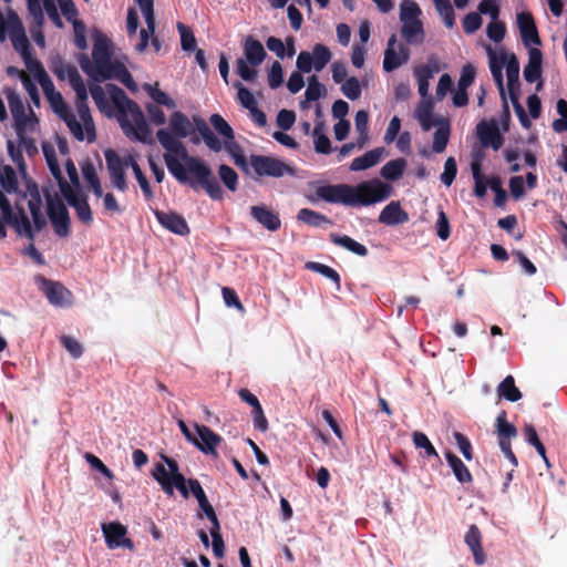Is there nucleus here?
<instances>
[{"label": "nucleus", "instance_id": "nucleus-1", "mask_svg": "<svg viewBox=\"0 0 567 567\" xmlns=\"http://www.w3.org/2000/svg\"><path fill=\"white\" fill-rule=\"evenodd\" d=\"M172 132L161 128L156 133L159 144L166 150L164 162L168 172L181 184L192 188L203 187L214 200L223 198V189L210 167L202 159L190 156L178 138H185L192 131V123L181 111H175L169 118Z\"/></svg>", "mask_w": 567, "mask_h": 567}, {"label": "nucleus", "instance_id": "nucleus-2", "mask_svg": "<svg viewBox=\"0 0 567 567\" xmlns=\"http://www.w3.org/2000/svg\"><path fill=\"white\" fill-rule=\"evenodd\" d=\"M393 192L390 184L378 178L362 182L357 186L349 184L321 185L316 188L318 198L330 204L358 207L369 206L388 199Z\"/></svg>", "mask_w": 567, "mask_h": 567}, {"label": "nucleus", "instance_id": "nucleus-3", "mask_svg": "<svg viewBox=\"0 0 567 567\" xmlns=\"http://www.w3.org/2000/svg\"><path fill=\"white\" fill-rule=\"evenodd\" d=\"M92 56L94 64L91 65L89 61L81 64L84 72L96 81H105L113 79L114 75L120 73L125 74L131 80V74L127 69L120 62L112 61V52L110 49V41L102 34H99L94 41Z\"/></svg>", "mask_w": 567, "mask_h": 567}, {"label": "nucleus", "instance_id": "nucleus-4", "mask_svg": "<svg viewBox=\"0 0 567 567\" xmlns=\"http://www.w3.org/2000/svg\"><path fill=\"white\" fill-rule=\"evenodd\" d=\"M248 165L249 171L251 169L254 172V178L256 179L261 177L280 178L285 175L295 174L293 168L284 161L266 155L251 154Z\"/></svg>", "mask_w": 567, "mask_h": 567}, {"label": "nucleus", "instance_id": "nucleus-5", "mask_svg": "<svg viewBox=\"0 0 567 567\" xmlns=\"http://www.w3.org/2000/svg\"><path fill=\"white\" fill-rule=\"evenodd\" d=\"M47 213L56 236L65 238L71 234V217L65 204L56 195L45 193Z\"/></svg>", "mask_w": 567, "mask_h": 567}, {"label": "nucleus", "instance_id": "nucleus-6", "mask_svg": "<svg viewBox=\"0 0 567 567\" xmlns=\"http://www.w3.org/2000/svg\"><path fill=\"white\" fill-rule=\"evenodd\" d=\"M7 97L10 112L14 121V130L20 140L24 138L28 123L38 122L33 111L29 107V114L25 113V105L21 96L11 87L3 90Z\"/></svg>", "mask_w": 567, "mask_h": 567}, {"label": "nucleus", "instance_id": "nucleus-7", "mask_svg": "<svg viewBox=\"0 0 567 567\" xmlns=\"http://www.w3.org/2000/svg\"><path fill=\"white\" fill-rule=\"evenodd\" d=\"M35 281L51 305L63 308L72 303V292L61 282L47 279L41 275L35 277Z\"/></svg>", "mask_w": 567, "mask_h": 567}, {"label": "nucleus", "instance_id": "nucleus-8", "mask_svg": "<svg viewBox=\"0 0 567 567\" xmlns=\"http://www.w3.org/2000/svg\"><path fill=\"white\" fill-rule=\"evenodd\" d=\"M102 532L105 544L110 549L126 548L131 551L135 549L134 543L126 537L127 528L120 522H111L102 524Z\"/></svg>", "mask_w": 567, "mask_h": 567}, {"label": "nucleus", "instance_id": "nucleus-9", "mask_svg": "<svg viewBox=\"0 0 567 567\" xmlns=\"http://www.w3.org/2000/svg\"><path fill=\"white\" fill-rule=\"evenodd\" d=\"M396 35L392 34L388 40V45L384 51L383 69L386 72H392L405 64L410 60L411 51L405 44H399L396 50Z\"/></svg>", "mask_w": 567, "mask_h": 567}, {"label": "nucleus", "instance_id": "nucleus-10", "mask_svg": "<svg viewBox=\"0 0 567 567\" xmlns=\"http://www.w3.org/2000/svg\"><path fill=\"white\" fill-rule=\"evenodd\" d=\"M116 90L117 94L121 95V97L124 100L125 109L132 117L134 124V135L136 140L141 142H146V138L150 134V128L143 112L141 111L136 102H134L125 95V92L122 89Z\"/></svg>", "mask_w": 567, "mask_h": 567}, {"label": "nucleus", "instance_id": "nucleus-11", "mask_svg": "<svg viewBox=\"0 0 567 567\" xmlns=\"http://www.w3.org/2000/svg\"><path fill=\"white\" fill-rule=\"evenodd\" d=\"M104 157L110 173L112 185L117 190L125 192L127 189V182L122 158L112 148H109L104 152Z\"/></svg>", "mask_w": 567, "mask_h": 567}, {"label": "nucleus", "instance_id": "nucleus-12", "mask_svg": "<svg viewBox=\"0 0 567 567\" xmlns=\"http://www.w3.org/2000/svg\"><path fill=\"white\" fill-rule=\"evenodd\" d=\"M9 37L14 50L20 52L22 58H27L31 53L24 27L16 13L9 16Z\"/></svg>", "mask_w": 567, "mask_h": 567}, {"label": "nucleus", "instance_id": "nucleus-13", "mask_svg": "<svg viewBox=\"0 0 567 567\" xmlns=\"http://www.w3.org/2000/svg\"><path fill=\"white\" fill-rule=\"evenodd\" d=\"M489 54V70L495 81L497 89L499 90V95L503 101L504 112L507 116H509V107L506 100V93L504 90V79H503V68L506 64L507 53H502L498 58L492 49H488Z\"/></svg>", "mask_w": 567, "mask_h": 567}, {"label": "nucleus", "instance_id": "nucleus-14", "mask_svg": "<svg viewBox=\"0 0 567 567\" xmlns=\"http://www.w3.org/2000/svg\"><path fill=\"white\" fill-rule=\"evenodd\" d=\"M476 134L484 147L491 146L494 151H498L504 143V137L494 121H481L476 125Z\"/></svg>", "mask_w": 567, "mask_h": 567}, {"label": "nucleus", "instance_id": "nucleus-15", "mask_svg": "<svg viewBox=\"0 0 567 567\" xmlns=\"http://www.w3.org/2000/svg\"><path fill=\"white\" fill-rule=\"evenodd\" d=\"M157 221L169 231L185 236L189 234V227L186 219L176 212L154 210Z\"/></svg>", "mask_w": 567, "mask_h": 567}, {"label": "nucleus", "instance_id": "nucleus-16", "mask_svg": "<svg viewBox=\"0 0 567 567\" xmlns=\"http://www.w3.org/2000/svg\"><path fill=\"white\" fill-rule=\"evenodd\" d=\"M197 432V444H194L198 450L205 454L216 456V449L221 442V436L210 430L208 426L203 424H195Z\"/></svg>", "mask_w": 567, "mask_h": 567}, {"label": "nucleus", "instance_id": "nucleus-17", "mask_svg": "<svg viewBox=\"0 0 567 567\" xmlns=\"http://www.w3.org/2000/svg\"><path fill=\"white\" fill-rule=\"evenodd\" d=\"M517 25L522 40L526 45H539L542 43L534 17L530 12L523 11L517 13Z\"/></svg>", "mask_w": 567, "mask_h": 567}, {"label": "nucleus", "instance_id": "nucleus-18", "mask_svg": "<svg viewBox=\"0 0 567 567\" xmlns=\"http://www.w3.org/2000/svg\"><path fill=\"white\" fill-rule=\"evenodd\" d=\"M251 217L269 231H277L281 227L279 214L266 205H254L250 207Z\"/></svg>", "mask_w": 567, "mask_h": 567}, {"label": "nucleus", "instance_id": "nucleus-19", "mask_svg": "<svg viewBox=\"0 0 567 567\" xmlns=\"http://www.w3.org/2000/svg\"><path fill=\"white\" fill-rule=\"evenodd\" d=\"M379 223L395 226L409 220V214L401 207L399 202L388 204L379 215Z\"/></svg>", "mask_w": 567, "mask_h": 567}, {"label": "nucleus", "instance_id": "nucleus-20", "mask_svg": "<svg viewBox=\"0 0 567 567\" xmlns=\"http://www.w3.org/2000/svg\"><path fill=\"white\" fill-rule=\"evenodd\" d=\"M401 37L406 44L421 45L425 40V31L421 20L401 22Z\"/></svg>", "mask_w": 567, "mask_h": 567}, {"label": "nucleus", "instance_id": "nucleus-21", "mask_svg": "<svg viewBox=\"0 0 567 567\" xmlns=\"http://www.w3.org/2000/svg\"><path fill=\"white\" fill-rule=\"evenodd\" d=\"M543 72V53L537 48L528 51V63L524 68V78L528 83L540 80Z\"/></svg>", "mask_w": 567, "mask_h": 567}, {"label": "nucleus", "instance_id": "nucleus-22", "mask_svg": "<svg viewBox=\"0 0 567 567\" xmlns=\"http://www.w3.org/2000/svg\"><path fill=\"white\" fill-rule=\"evenodd\" d=\"M244 55L245 60L255 68L262 63L266 58V51L259 40L248 35L244 41Z\"/></svg>", "mask_w": 567, "mask_h": 567}, {"label": "nucleus", "instance_id": "nucleus-23", "mask_svg": "<svg viewBox=\"0 0 567 567\" xmlns=\"http://www.w3.org/2000/svg\"><path fill=\"white\" fill-rule=\"evenodd\" d=\"M495 427L499 446L511 443L512 439L516 437L518 434L515 425L507 421L506 411H501L497 414Z\"/></svg>", "mask_w": 567, "mask_h": 567}, {"label": "nucleus", "instance_id": "nucleus-24", "mask_svg": "<svg viewBox=\"0 0 567 567\" xmlns=\"http://www.w3.org/2000/svg\"><path fill=\"white\" fill-rule=\"evenodd\" d=\"M481 540L482 535L480 528L475 524H472L465 535V543L470 547L477 565H483L485 563V554Z\"/></svg>", "mask_w": 567, "mask_h": 567}, {"label": "nucleus", "instance_id": "nucleus-25", "mask_svg": "<svg viewBox=\"0 0 567 567\" xmlns=\"http://www.w3.org/2000/svg\"><path fill=\"white\" fill-rule=\"evenodd\" d=\"M437 71L436 65L431 66L430 64H422L414 69V75L417 79L419 94L423 100L431 99L429 96L430 80Z\"/></svg>", "mask_w": 567, "mask_h": 567}, {"label": "nucleus", "instance_id": "nucleus-26", "mask_svg": "<svg viewBox=\"0 0 567 567\" xmlns=\"http://www.w3.org/2000/svg\"><path fill=\"white\" fill-rule=\"evenodd\" d=\"M445 458L449 465L451 466L453 474L455 475V478L461 484L472 483L473 476L470 470L457 455H455L451 451H447L445 452Z\"/></svg>", "mask_w": 567, "mask_h": 567}, {"label": "nucleus", "instance_id": "nucleus-27", "mask_svg": "<svg viewBox=\"0 0 567 567\" xmlns=\"http://www.w3.org/2000/svg\"><path fill=\"white\" fill-rule=\"evenodd\" d=\"M383 152V147H377L364 153L362 156L355 157L350 165V169L352 172H359L377 165L380 162Z\"/></svg>", "mask_w": 567, "mask_h": 567}, {"label": "nucleus", "instance_id": "nucleus-28", "mask_svg": "<svg viewBox=\"0 0 567 567\" xmlns=\"http://www.w3.org/2000/svg\"><path fill=\"white\" fill-rule=\"evenodd\" d=\"M506 74H507V89L508 93L519 92V62L514 53H507L506 58Z\"/></svg>", "mask_w": 567, "mask_h": 567}, {"label": "nucleus", "instance_id": "nucleus-29", "mask_svg": "<svg viewBox=\"0 0 567 567\" xmlns=\"http://www.w3.org/2000/svg\"><path fill=\"white\" fill-rule=\"evenodd\" d=\"M423 131L427 132L434 125L433 122V101L432 99L422 100L414 112Z\"/></svg>", "mask_w": 567, "mask_h": 567}, {"label": "nucleus", "instance_id": "nucleus-30", "mask_svg": "<svg viewBox=\"0 0 567 567\" xmlns=\"http://www.w3.org/2000/svg\"><path fill=\"white\" fill-rule=\"evenodd\" d=\"M196 124V130L199 133L200 137L207 145V147L213 152H220L223 148V144L219 138L213 133L207 123L203 118H194Z\"/></svg>", "mask_w": 567, "mask_h": 567}, {"label": "nucleus", "instance_id": "nucleus-31", "mask_svg": "<svg viewBox=\"0 0 567 567\" xmlns=\"http://www.w3.org/2000/svg\"><path fill=\"white\" fill-rule=\"evenodd\" d=\"M497 394L501 399L509 402H517L522 399L520 390L515 385L513 375H507L497 386Z\"/></svg>", "mask_w": 567, "mask_h": 567}, {"label": "nucleus", "instance_id": "nucleus-32", "mask_svg": "<svg viewBox=\"0 0 567 567\" xmlns=\"http://www.w3.org/2000/svg\"><path fill=\"white\" fill-rule=\"evenodd\" d=\"M330 240L358 256L364 257L368 255V248L364 245L347 235L330 234Z\"/></svg>", "mask_w": 567, "mask_h": 567}, {"label": "nucleus", "instance_id": "nucleus-33", "mask_svg": "<svg viewBox=\"0 0 567 567\" xmlns=\"http://www.w3.org/2000/svg\"><path fill=\"white\" fill-rule=\"evenodd\" d=\"M224 146L227 153L233 157L235 164L246 174H249V159L246 158L241 146L235 141V138L225 140Z\"/></svg>", "mask_w": 567, "mask_h": 567}, {"label": "nucleus", "instance_id": "nucleus-34", "mask_svg": "<svg viewBox=\"0 0 567 567\" xmlns=\"http://www.w3.org/2000/svg\"><path fill=\"white\" fill-rule=\"evenodd\" d=\"M406 167L404 158H396L388 162L380 171L381 176L388 181H398L402 177Z\"/></svg>", "mask_w": 567, "mask_h": 567}, {"label": "nucleus", "instance_id": "nucleus-35", "mask_svg": "<svg viewBox=\"0 0 567 567\" xmlns=\"http://www.w3.org/2000/svg\"><path fill=\"white\" fill-rule=\"evenodd\" d=\"M297 218L312 227H322L324 225H330L331 220L323 214H320L316 210L309 208H302L298 212Z\"/></svg>", "mask_w": 567, "mask_h": 567}, {"label": "nucleus", "instance_id": "nucleus-36", "mask_svg": "<svg viewBox=\"0 0 567 567\" xmlns=\"http://www.w3.org/2000/svg\"><path fill=\"white\" fill-rule=\"evenodd\" d=\"M412 441L416 449L423 450V457H435L436 460L440 461V455L436 452L434 445L431 443L429 437L423 432L415 431L412 434Z\"/></svg>", "mask_w": 567, "mask_h": 567}, {"label": "nucleus", "instance_id": "nucleus-37", "mask_svg": "<svg viewBox=\"0 0 567 567\" xmlns=\"http://www.w3.org/2000/svg\"><path fill=\"white\" fill-rule=\"evenodd\" d=\"M323 130V123L318 122L315 125V128L312 131V135L315 136L313 145L315 151L318 154H330L332 152L331 141L330 138L322 133Z\"/></svg>", "mask_w": 567, "mask_h": 567}, {"label": "nucleus", "instance_id": "nucleus-38", "mask_svg": "<svg viewBox=\"0 0 567 567\" xmlns=\"http://www.w3.org/2000/svg\"><path fill=\"white\" fill-rule=\"evenodd\" d=\"M313 69L320 72L331 60L332 53L324 44L317 43L312 48Z\"/></svg>", "mask_w": 567, "mask_h": 567}, {"label": "nucleus", "instance_id": "nucleus-39", "mask_svg": "<svg viewBox=\"0 0 567 567\" xmlns=\"http://www.w3.org/2000/svg\"><path fill=\"white\" fill-rule=\"evenodd\" d=\"M70 206L74 208L76 217L82 224L90 226L93 223V213L89 205L86 195L75 203H71Z\"/></svg>", "mask_w": 567, "mask_h": 567}, {"label": "nucleus", "instance_id": "nucleus-40", "mask_svg": "<svg viewBox=\"0 0 567 567\" xmlns=\"http://www.w3.org/2000/svg\"><path fill=\"white\" fill-rule=\"evenodd\" d=\"M524 436L526 442L536 449L537 453L542 456L546 465L549 466V462L546 456V449L539 440L535 426L532 424H526L524 427Z\"/></svg>", "mask_w": 567, "mask_h": 567}, {"label": "nucleus", "instance_id": "nucleus-41", "mask_svg": "<svg viewBox=\"0 0 567 567\" xmlns=\"http://www.w3.org/2000/svg\"><path fill=\"white\" fill-rule=\"evenodd\" d=\"M188 486H189V489L192 492V494L194 495V497L197 499L198 502V505L200 507V509L204 512V514H206L208 511H213L214 507L212 506V504L209 503L200 483L198 482V480L196 478H189L188 480Z\"/></svg>", "mask_w": 567, "mask_h": 567}, {"label": "nucleus", "instance_id": "nucleus-42", "mask_svg": "<svg viewBox=\"0 0 567 567\" xmlns=\"http://www.w3.org/2000/svg\"><path fill=\"white\" fill-rule=\"evenodd\" d=\"M76 106H78L79 115L84 123L86 138L89 142H93L96 137V134H95V127H94V123H93V120L90 114L89 106H87L86 102H79V101L76 103Z\"/></svg>", "mask_w": 567, "mask_h": 567}, {"label": "nucleus", "instance_id": "nucleus-43", "mask_svg": "<svg viewBox=\"0 0 567 567\" xmlns=\"http://www.w3.org/2000/svg\"><path fill=\"white\" fill-rule=\"evenodd\" d=\"M2 219H0V239L7 237V229L4 224L12 226L17 234L22 236V231L19 229V216L13 212L12 207L1 210Z\"/></svg>", "mask_w": 567, "mask_h": 567}, {"label": "nucleus", "instance_id": "nucleus-44", "mask_svg": "<svg viewBox=\"0 0 567 567\" xmlns=\"http://www.w3.org/2000/svg\"><path fill=\"white\" fill-rule=\"evenodd\" d=\"M422 11L419 4L413 0H403L400 3V21H415L420 20Z\"/></svg>", "mask_w": 567, "mask_h": 567}, {"label": "nucleus", "instance_id": "nucleus-45", "mask_svg": "<svg viewBox=\"0 0 567 567\" xmlns=\"http://www.w3.org/2000/svg\"><path fill=\"white\" fill-rule=\"evenodd\" d=\"M306 268L309 269V270H312L315 272H318V274L324 276L326 278L332 280L336 284L337 289L338 290L340 289V285H341L340 284L341 282L340 276L330 266H327V265L320 264V262H316V261H309L306 265Z\"/></svg>", "mask_w": 567, "mask_h": 567}, {"label": "nucleus", "instance_id": "nucleus-46", "mask_svg": "<svg viewBox=\"0 0 567 567\" xmlns=\"http://www.w3.org/2000/svg\"><path fill=\"white\" fill-rule=\"evenodd\" d=\"M434 6L439 14L443 18V21L447 28H453L455 24L454 9L450 0H433Z\"/></svg>", "mask_w": 567, "mask_h": 567}, {"label": "nucleus", "instance_id": "nucleus-47", "mask_svg": "<svg viewBox=\"0 0 567 567\" xmlns=\"http://www.w3.org/2000/svg\"><path fill=\"white\" fill-rule=\"evenodd\" d=\"M153 477L161 485L162 489L169 496H173L172 481L168 475V471L162 463H156L152 473Z\"/></svg>", "mask_w": 567, "mask_h": 567}, {"label": "nucleus", "instance_id": "nucleus-48", "mask_svg": "<svg viewBox=\"0 0 567 567\" xmlns=\"http://www.w3.org/2000/svg\"><path fill=\"white\" fill-rule=\"evenodd\" d=\"M209 122L216 132L221 135L225 140H234L235 134L231 126L227 123V121L220 114H213L209 117Z\"/></svg>", "mask_w": 567, "mask_h": 567}, {"label": "nucleus", "instance_id": "nucleus-49", "mask_svg": "<svg viewBox=\"0 0 567 567\" xmlns=\"http://www.w3.org/2000/svg\"><path fill=\"white\" fill-rule=\"evenodd\" d=\"M0 185L3 192L13 193L18 189V178L14 169L7 165L3 167V173L0 174Z\"/></svg>", "mask_w": 567, "mask_h": 567}, {"label": "nucleus", "instance_id": "nucleus-50", "mask_svg": "<svg viewBox=\"0 0 567 567\" xmlns=\"http://www.w3.org/2000/svg\"><path fill=\"white\" fill-rule=\"evenodd\" d=\"M218 175L224 185L231 192L238 187V175L234 168L226 164H221L218 168Z\"/></svg>", "mask_w": 567, "mask_h": 567}, {"label": "nucleus", "instance_id": "nucleus-51", "mask_svg": "<svg viewBox=\"0 0 567 567\" xmlns=\"http://www.w3.org/2000/svg\"><path fill=\"white\" fill-rule=\"evenodd\" d=\"M69 78H70V83L76 93L78 101L86 102L87 101V91H86L85 84L83 82V79L81 78V75L79 74L76 69L72 68L70 70Z\"/></svg>", "mask_w": 567, "mask_h": 567}, {"label": "nucleus", "instance_id": "nucleus-52", "mask_svg": "<svg viewBox=\"0 0 567 567\" xmlns=\"http://www.w3.org/2000/svg\"><path fill=\"white\" fill-rule=\"evenodd\" d=\"M341 92L351 101L361 96L362 90L359 80L355 76L348 78L341 85Z\"/></svg>", "mask_w": 567, "mask_h": 567}, {"label": "nucleus", "instance_id": "nucleus-53", "mask_svg": "<svg viewBox=\"0 0 567 567\" xmlns=\"http://www.w3.org/2000/svg\"><path fill=\"white\" fill-rule=\"evenodd\" d=\"M177 29L181 34V45L184 51H193L196 48V39L193 31L185 24L178 22Z\"/></svg>", "mask_w": 567, "mask_h": 567}, {"label": "nucleus", "instance_id": "nucleus-54", "mask_svg": "<svg viewBox=\"0 0 567 567\" xmlns=\"http://www.w3.org/2000/svg\"><path fill=\"white\" fill-rule=\"evenodd\" d=\"M326 94V87L318 81L316 75H312L309 80L308 87L305 92L307 101H317Z\"/></svg>", "mask_w": 567, "mask_h": 567}, {"label": "nucleus", "instance_id": "nucleus-55", "mask_svg": "<svg viewBox=\"0 0 567 567\" xmlns=\"http://www.w3.org/2000/svg\"><path fill=\"white\" fill-rule=\"evenodd\" d=\"M58 183L60 192L69 205H71V203H75L76 200L84 196V194L81 190L73 189L63 176L58 179Z\"/></svg>", "mask_w": 567, "mask_h": 567}, {"label": "nucleus", "instance_id": "nucleus-56", "mask_svg": "<svg viewBox=\"0 0 567 567\" xmlns=\"http://www.w3.org/2000/svg\"><path fill=\"white\" fill-rule=\"evenodd\" d=\"M19 216V223H20V230L22 231V236H25L29 240H34L35 235L34 230L31 226L30 219L22 206L17 205V213Z\"/></svg>", "mask_w": 567, "mask_h": 567}, {"label": "nucleus", "instance_id": "nucleus-57", "mask_svg": "<svg viewBox=\"0 0 567 567\" xmlns=\"http://www.w3.org/2000/svg\"><path fill=\"white\" fill-rule=\"evenodd\" d=\"M449 137H450L449 125L439 127L436 130V132L434 133L433 151L435 153H442L446 148V145L449 143Z\"/></svg>", "mask_w": 567, "mask_h": 567}, {"label": "nucleus", "instance_id": "nucleus-58", "mask_svg": "<svg viewBox=\"0 0 567 567\" xmlns=\"http://www.w3.org/2000/svg\"><path fill=\"white\" fill-rule=\"evenodd\" d=\"M135 2L138 4L144 19L145 23L148 25V29L153 31L155 28V14H154V1L153 0H135Z\"/></svg>", "mask_w": 567, "mask_h": 567}, {"label": "nucleus", "instance_id": "nucleus-59", "mask_svg": "<svg viewBox=\"0 0 567 567\" xmlns=\"http://www.w3.org/2000/svg\"><path fill=\"white\" fill-rule=\"evenodd\" d=\"M237 74L247 82H252L257 78V71L249 66V62L244 58H239L236 61Z\"/></svg>", "mask_w": 567, "mask_h": 567}, {"label": "nucleus", "instance_id": "nucleus-60", "mask_svg": "<svg viewBox=\"0 0 567 567\" xmlns=\"http://www.w3.org/2000/svg\"><path fill=\"white\" fill-rule=\"evenodd\" d=\"M235 87H237V90H238V93H237L238 101L245 109L250 111L251 109L257 106V102H256L252 93L247 87H245L240 82H237L235 84Z\"/></svg>", "mask_w": 567, "mask_h": 567}, {"label": "nucleus", "instance_id": "nucleus-61", "mask_svg": "<svg viewBox=\"0 0 567 567\" xmlns=\"http://www.w3.org/2000/svg\"><path fill=\"white\" fill-rule=\"evenodd\" d=\"M435 230H436L437 237L442 240L449 239V237L451 235V226H450L447 215L442 209L437 214V219L435 223Z\"/></svg>", "mask_w": 567, "mask_h": 567}, {"label": "nucleus", "instance_id": "nucleus-62", "mask_svg": "<svg viewBox=\"0 0 567 567\" xmlns=\"http://www.w3.org/2000/svg\"><path fill=\"white\" fill-rule=\"evenodd\" d=\"M482 18L481 14L477 12H470L467 13L462 21L463 30L467 34H472L476 32L481 25H482Z\"/></svg>", "mask_w": 567, "mask_h": 567}, {"label": "nucleus", "instance_id": "nucleus-63", "mask_svg": "<svg viewBox=\"0 0 567 567\" xmlns=\"http://www.w3.org/2000/svg\"><path fill=\"white\" fill-rule=\"evenodd\" d=\"M457 174V165L454 157H449L444 164V172L441 175V182L451 186Z\"/></svg>", "mask_w": 567, "mask_h": 567}, {"label": "nucleus", "instance_id": "nucleus-64", "mask_svg": "<svg viewBox=\"0 0 567 567\" xmlns=\"http://www.w3.org/2000/svg\"><path fill=\"white\" fill-rule=\"evenodd\" d=\"M60 341H61V344L64 347V349L74 359H78L83 354V347L75 338L70 337V336H62Z\"/></svg>", "mask_w": 567, "mask_h": 567}]
</instances>
